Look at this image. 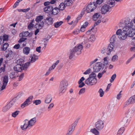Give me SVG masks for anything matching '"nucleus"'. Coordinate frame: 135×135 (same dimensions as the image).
I'll return each instance as SVG.
<instances>
[{"mask_svg": "<svg viewBox=\"0 0 135 135\" xmlns=\"http://www.w3.org/2000/svg\"><path fill=\"white\" fill-rule=\"evenodd\" d=\"M17 73L15 71H13L9 75L10 78L11 79H15L16 78L18 77L17 75Z\"/></svg>", "mask_w": 135, "mask_h": 135, "instance_id": "20", "label": "nucleus"}, {"mask_svg": "<svg viewBox=\"0 0 135 135\" xmlns=\"http://www.w3.org/2000/svg\"><path fill=\"white\" fill-rule=\"evenodd\" d=\"M24 76V73L22 74L20 76H19V81H21L22 80V79L23 78V77Z\"/></svg>", "mask_w": 135, "mask_h": 135, "instance_id": "55", "label": "nucleus"}, {"mask_svg": "<svg viewBox=\"0 0 135 135\" xmlns=\"http://www.w3.org/2000/svg\"><path fill=\"white\" fill-rule=\"evenodd\" d=\"M102 68V63L98 62H97L93 66L94 71L96 72H98Z\"/></svg>", "mask_w": 135, "mask_h": 135, "instance_id": "12", "label": "nucleus"}, {"mask_svg": "<svg viewBox=\"0 0 135 135\" xmlns=\"http://www.w3.org/2000/svg\"><path fill=\"white\" fill-rule=\"evenodd\" d=\"M30 49L28 47H25L23 49V53L26 55H28L29 53Z\"/></svg>", "mask_w": 135, "mask_h": 135, "instance_id": "28", "label": "nucleus"}, {"mask_svg": "<svg viewBox=\"0 0 135 135\" xmlns=\"http://www.w3.org/2000/svg\"><path fill=\"white\" fill-rule=\"evenodd\" d=\"M58 7V8L59 9V10H63L66 7L65 4V3H64L63 2L61 3L59 5Z\"/></svg>", "mask_w": 135, "mask_h": 135, "instance_id": "26", "label": "nucleus"}, {"mask_svg": "<svg viewBox=\"0 0 135 135\" xmlns=\"http://www.w3.org/2000/svg\"><path fill=\"white\" fill-rule=\"evenodd\" d=\"M100 15V13H97L95 14L93 16V19L94 21H96Z\"/></svg>", "mask_w": 135, "mask_h": 135, "instance_id": "30", "label": "nucleus"}, {"mask_svg": "<svg viewBox=\"0 0 135 135\" xmlns=\"http://www.w3.org/2000/svg\"><path fill=\"white\" fill-rule=\"evenodd\" d=\"M29 100L26 99L25 102L21 105V107L22 108H24L26 106L29 105L30 103H29Z\"/></svg>", "mask_w": 135, "mask_h": 135, "instance_id": "24", "label": "nucleus"}, {"mask_svg": "<svg viewBox=\"0 0 135 135\" xmlns=\"http://www.w3.org/2000/svg\"><path fill=\"white\" fill-rule=\"evenodd\" d=\"M85 91V88H82L80 89L79 93V95H81L82 94H83Z\"/></svg>", "mask_w": 135, "mask_h": 135, "instance_id": "47", "label": "nucleus"}, {"mask_svg": "<svg viewBox=\"0 0 135 135\" xmlns=\"http://www.w3.org/2000/svg\"><path fill=\"white\" fill-rule=\"evenodd\" d=\"M35 20L34 19L32 20L31 22H30V24L28 25V28L30 30H31L33 28V27L34 25L33 24V23H34Z\"/></svg>", "mask_w": 135, "mask_h": 135, "instance_id": "29", "label": "nucleus"}, {"mask_svg": "<svg viewBox=\"0 0 135 135\" xmlns=\"http://www.w3.org/2000/svg\"><path fill=\"white\" fill-rule=\"evenodd\" d=\"M116 75L115 74H114L111 77V79L110 80V81L111 83H112L116 78Z\"/></svg>", "mask_w": 135, "mask_h": 135, "instance_id": "45", "label": "nucleus"}, {"mask_svg": "<svg viewBox=\"0 0 135 135\" xmlns=\"http://www.w3.org/2000/svg\"><path fill=\"white\" fill-rule=\"evenodd\" d=\"M47 10H48V13L52 11V9L53 8V6L50 5H49L47 6Z\"/></svg>", "mask_w": 135, "mask_h": 135, "instance_id": "49", "label": "nucleus"}, {"mask_svg": "<svg viewBox=\"0 0 135 135\" xmlns=\"http://www.w3.org/2000/svg\"><path fill=\"white\" fill-rule=\"evenodd\" d=\"M44 20L45 24L48 25H52L53 23V19L51 17H47Z\"/></svg>", "mask_w": 135, "mask_h": 135, "instance_id": "16", "label": "nucleus"}, {"mask_svg": "<svg viewBox=\"0 0 135 135\" xmlns=\"http://www.w3.org/2000/svg\"><path fill=\"white\" fill-rule=\"evenodd\" d=\"M84 80L85 78L83 77H81L79 81L78 82V84H80L81 83H82V81Z\"/></svg>", "mask_w": 135, "mask_h": 135, "instance_id": "64", "label": "nucleus"}, {"mask_svg": "<svg viewBox=\"0 0 135 135\" xmlns=\"http://www.w3.org/2000/svg\"><path fill=\"white\" fill-rule=\"evenodd\" d=\"M14 69L17 73L20 72L22 70V66L17 64L14 67Z\"/></svg>", "mask_w": 135, "mask_h": 135, "instance_id": "19", "label": "nucleus"}, {"mask_svg": "<svg viewBox=\"0 0 135 135\" xmlns=\"http://www.w3.org/2000/svg\"><path fill=\"white\" fill-rule=\"evenodd\" d=\"M36 122V118L35 117L31 119L30 120L28 119H25L23 121V125H21V128L23 130H24L30 127L33 125Z\"/></svg>", "mask_w": 135, "mask_h": 135, "instance_id": "4", "label": "nucleus"}, {"mask_svg": "<svg viewBox=\"0 0 135 135\" xmlns=\"http://www.w3.org/2000/svg\"><path fill=\"white\" fill-rule=\"evenodd\" d=\"M23 94V93H20L16 97V98L17 99L21 98Z\"/></svg>", "mask_w": 135, "mask_h": 135, "instance_id": "57", "label": "nucleus"}, {"mask_svg": "<svg viewBox=\"0 0 135 135\" xmlns=\"http://www.w3.org/2000/svg\"><path fill=\"white\" fill-rule=\"evenodd\" d=\"M122 92V91H120L119 94H118L117 97V98L118 99H120V98L121 96V93Z\"/></svg>", "mask_w": 135, "mask_h": 135, "instance_id": "63", "label": "nucleus"}, {"mask_svg": "<svg viewBox=\"0 0 135 135\" xmlns=\"http://www.w3.org/2000/svg\"><path fill=\"white\" fill-rule=\"evenodd\" d=\"M124 127H121L118 131L117 135H121L124 132Z\"/></svg>", "mask_w": 135, "mask_h": 135, "instance_id": "33", "label": "nucleus"}, {"mask_svg": "<svg viewBox=\"0 0 135 135\" xmlns=\"http://www.w3.org/2000/svg\"><path fill=\"white\" fill-rule=\"evenodd\" d=\"M20 112L19 111L17 110L13 112L12 114V117L15 118L18 114Z\"/></svg>", "mask_w": 135, "mask_h": 135, "instance_id": "41", "label": "nucleus"}, {"mask_svg": "<svg viewBox=\"0 0 135 135\" xmlns=\"http://www.w3.org/2000/svg\"><path fill=\"white\" fill-rule=\"evenodd\" d=\"M132 103H131V102L128 99V100L126 102L124 105L123 107L124 108H125L127 106L129 105V104H132Z\"/></svg>", "mask_w": 135, "mask_h": 135, "instance_id": "43", "label": "nucleus"}, {"mask_svg": "<svg viewBox=\"0 0 135 135\" xmlns=\"http://www.w3.org/2000/svg\"><path fill=\"white\" fill-rule=\"evenodd\" d=\"M131 120L130 118H129L127 116L124 117L122 121L123 124H125Z\"/></svg>", "mask_w": 135, "mask_h": 135, "instance_id": "23", "label": "nucleus"}, {"mask_svg": "<svg viewBox=\"0 0 135 135\" xmlns=\"http://www.w3.org/2000/svg\"><path fill=\"white\" fill-rule=\"evenodd\" d=\"M129 99L132 104L134 103L135 102V95L132 96Z\"/></svg>", "mask_w": 135, "mask_h": 135, "instance_id": "38", "label": "nucleus"}, {"mask_svg": "<svg viewBox=\"0 0 135 135\" xmlns=\"http://www.w3.org/2000/svg\"><path fill=\"white\" fill-rule=\"evenodd\" d=\"M94 126L95 128H91L90 132L94 135H99V131L102 130L104 128V122L102 120H99L95 123Z\"/></svg>", "mask_w": 135, "mask_h": 135, "instance_id": "2", "label": "nucleus"}, {"mask_svg": "<svg viewBox=\"0 0 135 135\" xmlns=\"http://www.w3.org/2000/svg\"><path fill=\"white\" fill-rule=\"evenodd\" d=\"M31 63L30 62H26L25 64L22 65V70L26 71L27 70V68L30 65Z\"/></svg>", "mask_w": 135, "mask_h": 135, "instance_id": "22", "label": "nucleus"}, {"mask_svg": "<svg viewBox=\"0 0 135 135\" xmlns=\"http://www.w3.org/2000/svg\"><path fill=\"white\" fill-rule=\"evenodd\" d=\"M96 38L94 35H91L90 38H89V41L91 42H93L95 40Z\"/></svg>", "mask_w": 135, "mask_h": 135, "instance_id": "36", "label": "nucleus"}, {"mask_svg": "<svg viewBox=\"0 0 135 135\" xmlns=\"http://www.w3.org/2000/svg\"><path fill=\"white\" fill-rule=\"evenodd\" d=\"M41 48L40 46L37 47L36 49V51L40 53L41 52Z\"/></svg>", "mask_w": 135, "mask_h": 135, "instance_id": "62", "label": "nucleus"}, {"mask_svg": "<svg viewBox=\"0 0 135 135\" xmlns=\"http://www.w3.org/2000/svg\"><path fill=\"white\" fill-rule=\"evenodd\" d=\"M135 111V108H133L129 109L125 113L126 116H127L129 118H131L133 116Z\"/></svg>", "mask_w": 135, "mask_h": 135, "instance_id": "10", "label": "nucleus"}, {"mask_svg": "<svg viewBox=\"0 0 135 135\" xmlns=\"http://www.w3.org/2000/svg\"><path fill=\"white\" fill-rule=\"evenodd\" d=\"M113 50V45L112 44H110L107 49V55L110 54L111 51Z\"/></svg>", "mask_w": 135, "mask_h": 135, "instance_id": "17", "label": "nucleus"}, {"mask_svg": "<svg viewBox=\"0 0 135 135\" xmlns=\"http://www.w3.org/2000/svg\"><path fill=\"white\" fill-rule=\"evenodd\" d=\"M20 44H16V45H15L14 46L13 48L14 49H19V48L20 47Z\"/></svg>", "mask_w": 135, "mask_h": 135, "instance_id": "60", "label": "nucleus"}, {"mask_svg": "<svg viewBox=\"0 0 135 135\" xmlns=\"http://www.w3.org/2000/svg\"><path fill=\"white\" fill-rule=\"evenodd\" d=\"M77 122L75 121L71 125V128H69L70 130H71L73 132L75 129V127L77 125Z\"/></svg>", "mask_w": 135, "mask_h": 135, "instance_id": "32", "label": "nucleus"}, {"mask_svg": "<svg viewBox=\"0 0 135 135\" xmlns=\"http://www.w3.org/2000/svg\"><path fill=\"white\" fill-rule=\"evenodd\" d=\"M97 79H93L89 77L85 81V83L88 85H93L95 84L97 82Z\"/></svg>", "mask_w": 135, "mask_h": 135, "instance_id": "11", "label": "nucleus"}, {"mask_svg": "<svg viewBox=\"0 0 135 135\" xmlns=\"http://www.w3.org/2000/svg\"><path fill=\"white\" fill-rule=\"evenodd\" d=\"M96 74L94 72H92L89 75V77L93 79H96L95 78Z\"/></svg>", "mask_w": 135, "mask_h": 135, "instance_id": "40", "label": "nucleus"}, {"mask_svg": "<svg viewBox=\"0 0 135 135\" xmlns=\"http://www.w3.org/2000/svg\"><path fill=\"white\" fill-rule=\"evenodd\" d=\"M113 2H107V4H105L103 6L101 9V11L102 14H104L108 12L110 9L113 7Z\"/></svg>", "mask_w": 135, "mask_h": 135, "instance_id": "7", "label": "nucleus"}, {"mask_svg": "<svg viewBox=\"0 0 135 135\" xmlns=\"http://www.w3.org/2000/svg\"><path fill=\"white\" fill-rule=\"evenodd\" d=\"M97 6V4L95 2H93V3H90L85 8H84L81 13L84 14V11H86L87 13H90L95 10Z\"/></svg>", "mask_w": 135, "mask_h": 135, "instance_id": "5", "label": "nucleus"}, {"mask_svg": "<svg viewBox=\"0 0 135 135\" xmlns=\"http://www.w3.org/2000/svg\"><path fill=\"white\" fill-rule=\"evenodd\" d=\"M41 101L40 100H34L33 101V103L35 104L36 105H37L40 104L41 103Z\"/></svg>", "mask_w": 135, "mask_h": 135, "instance_id": "42", "label": "nucleus"}, {"mask_svg": "<svg viewBox=\"0 0 135 135\" xmlns=\"http://www.w3.org/2000/svg\"><path fill=\"white\" fill-rule=\"evenodd\" d=\"M68 85V83L66 80L64 79L61 81L59 87L60 95H61L65 91Z\"/></svg>", "mask_w": 135, "mask_h": 135, "instance_id": "6", "label": "nucleus"}, {"mask_svg": "<svg viewBox=\"0 0 135 135\" xmlns=\"http://www.w3.org/2000/svg\"><path fill=\"white\" fill-rule=\"evenodd\" d=\"M30 8H28L27 9H20V11L19 10V11L20 12L21 11L22 12H26L28 11H29L30 10Z\"/></svg>", "mask_w": 135, "mask_h": 135, "instance_id": "52", "label": "nucleus"}, {"mask_svg": "<svg viewBox=\"0 0 135 135\" xmlns=\"http://www.w3.org/2000/svg\"><path fill=\"white\" fill-rule=\"evenodd\" d=\"M79 32V30H75L73 32V34L75 35H77Z\"/></svg>", "mask_w": 135, "mask_h": 135, "instance_id": "61", "label": "nucleus"}, {"mask_svg": "<svg viewBox=\"0 0 135 135\" xmlns=\"http://www.w3.org/2000/svg\"><path fill=\"white\" fill-rule=\"evenodd\" d=\"M132 22H130L128 21H124V22L121 23L123 28V31L122 33L119 35H118V37L120 40H124L127 38L128 35L127 33L128 31H129V29L132 26Z\"/></svg>", "mask_w": 135, "mask_h": 135, "instance_id": "1", "label": "nucleus"}, {"mask_svg": "<svg viewBox=\"0 0 135 135\" xmlns=\"http://www.w3.org/2000/svg\"><path fill=\"white\" fill-rule=\"evenodd\" d=\"M22 36L23 37L27 36H31V35L30 34V33L29 32L27 31L25 32L24 33H23Z\"/></svg>", "mask_w": 135, "mask_h": 135, "instance_id": "39", "label": "nucleus"}, {"mask_svg": "<svg viewBox=\"0 0 135 135\" xmlns=\"http://www.w3.org/2000/svg\"><path fill=\"white\" fill-rule=\"evenodd\" d=\"M1 37H2L3 40L4 42L5 41H7L8 40L9 36L8 35L5 34L3 35V36H1Z\"/></svg>", "mask_w": 135, "mask_h": 135, "instance_id": "37", "label": "nucleus"}, {"mask_svg": "<svg viewBox=\"0 0 135 135\" xmlns=\"http://www.w3.org/2000/svg\"><path fill=\"white\" fill-rule=\"evenodd\" d=\"M38 56L35 54H31L30 56L29 62L30 63L34 62L38 59Z\"/></svg>", "mask_w": 135, "mask_h": 135, "instance_id": "14", "label": "nucleus"}, {"mask_svg": "<svg viewBox=\"0 0 135 135\" xmlns=\"http://www.w3.org/2000/svg\"><path fill=\"white\" fill-rule=\"evenodd\" d=\"M88 23L87 22H86L85 23H84L83 25L81 26V27H83L84 28H85L86 27L88 26Z\"/></svg>", "mask_w": 135, "mask_h": 135, "instance_id": "54", "label": "nucleus"}, {"mask_svg": "<svg viewBox=\"0 0 135 135\" xmlns=\"http://www.w3.org/2000/svg\"><path fill=\"white\" fill-rule=\"evenodd\" d=\"M7 54H6V57L7 58L9 57L10 59H11L13 56V52L11 50H8L6 52Z\"/></svg>", "mask_w": 135, "mask_h": 135, "instance_id": "21", "label": "nucleus"}, {"mask_svg": "<svg viewBox=\"0 0 135 135\" xmlns=\"http://www.w3.org/2000/svg\"><path fill=\"white\" fill-rule=\"evenodd\" d=\"M3 84L1 87V90L4 89L6 86L8 82V76H5L3 78Z\"/></svg>", "mask_w": 135, "mask_h": 135, "instance_id": "13", "label": "nucleus"}, {"mask_svg": "<svg viewBox=\"0 0 135 135\" xmlns=\"http://www.w3.org/2000/svg\"><path fill=\"white\" fill-rule=\"evenodd\" d=\"M59 9L57 7H55L52 8V14L54 15H57L59 12Z\"/></svg>", "mask_w": 135, "mask_h": 135, "instance_id": "25", "label": "nucleus"}, {"mask_svg": "<svg viewBox=\"0 0 135 135\" xmlns=\"http://www.w3.org/2000/svg\"><path fill=\"white\" fill-rule=\"evenodd\" d=\"M43 19L44 17L43 16L40 15L37 17L35 19V21L37 23L36 24L35 28L38 27V26H40L39 28H42L44 24V21H41Z\"/></svg>", "mask_w": 135, "mask_h": 135, "instance_id": "8", "label": "nucleus"}, {"mask_svg": "<svg viewBox=\"0 0 135 135\" xmlns=\"http://www.w3.org/2000/svg\"><path fill=\"white\" fill-rule=\"evenodd\" d=\"M101 22V21L100 20H98L97 22H96L95 23L94 26H93L92 27H93V28H94V27H95L98 25Z\"/></svg>", "mask_w": 135, "mask_h": 135, "instance_id": "50", "label": "nucleus"}, {"mask_svg": "<svg viewBox=\"0 0 135 135\" xmlns=\"http://www.w3.org/2000/svg\"><path fill=\"white\" fill-rule=\"evenodd\" d=\"M83 48V46L82 45L79 44L71 49L70 51L69 55L70 59H72L75 55H78L80 54Z\"/></svg>", "mask_w": 135, "mask_h": 135, "instance_id": "3", "label": "nucleus"}, {"mask_svg": "<svg viewBox=\"0 0 135 135\" xmlns=\"http://www.w3.org/2000/svg\"><path fill=\"white\" fill-rule=\"evenodd\" d=\"M40 27V26H38V27L37 28H36L37 29L35 31V35H36L39 32V29H40L41 28H39Z\"/></svg>", "mask_w": 135, "mask_h": 135, "instance_id": "59", "label": "nucleus"}, {"mask_svg": "<svg viewBox=\"0 0 135 135\" xmlns=\"http://www.w3.org/2000/svg\"><path fill=\"white\" fill-rule=\"evenodd\" d=\"M54 105L53 103H51L48 107V109L49 110L51 109L54 106Z\"/></svg>", "mask_w": 135, "mask_h": 135, "instance_id": "53", "label": "nucleus"}, {"mask_svg": "<svg viewBox=\"0 0 135 135\" xmlns=\"http://www.w3.org/2000/svg\"><path fill=\"white\" fill-rule=\"evenodd\" d=\"M24 62V61L23 59H20L17 61V65L22 66Z\"/></svg>", "mask_w": 135, "mask_h": 135, "instance_id": "34", "label": "nucleus"}, {"mask_svg": "<svg viewBox=\"0 0 135 135\" xmlns=\"http://www.w3.org/2000/svg\"><path fill=\"white\" fill-rule=\"evenodd\" d=\"M91 69H90L89 68L87 70H86L85 72L84 73V74H89L90 71Z\"/></svg>", "mask_w": 135, "mask_h": 135, "instance_id": "58", "label": "nucleus"}, {"mask_svg": "<svg viewBox=\"0 0 135 135\" xmlns=\"http://www.w3.org/2000/svg\"><path fill=\"white\" fill-rule=\"evenodd\" d=\"M52 100V98L50 95L49 94L47 95L45 99V102L47 104L50 103Z\"/></svg>", "mask_w": 135, "mask_h": 135, "instance_id": "18", "label": "nucleus"}, {"mask_svg": "<svg viewBox=\"0 0 135 135\" xmlns=\"http://www.w3.org/2000/svg\"><path fill=\"white\" fill-rule=\"evenodd\" d=\"M89 39L87 38H85L84 39V41L82 42V44L83 45L86 44L88 43V42H89Z\"/></svg>", "mask_w": 135, "mask_h": 135, "instance_id": "48", "label": "nucleus"}, {"mask_svg": "<svg viewBox=\"0 0 135 135\" xmlns=\"http://www.w3.org/2000/svg\"><path fill=\"white\" fill-rule=\"evenodd\" d=\"M27 39L26 38L22 37L18 41V42L20 43L24 41Z\"/></svg>", "mask_w": 135, "mask_h": 135, "instance_id": "51", "label": "nucleus"}, {"mask_svg": "<svg viewBox=\"0 0 135 135\" xmlns=\"http://www.w3.org/2000/svg\"><path fill=\"white\" fill-rule=\"evenodd\" d=\"M133 25L132 24V26L129 29V31H128L127 33V35L129 37H131L133 36L135 34V29H133V28H131L132 27H133Z\"/></svg>", "mask_w": 135, "mask_h": 135, "instance_id": "15", "label": "nucleus"}, {"mask_svg": "<svg viewBox=\"0 0 135 135\" xmlns=\"http://www.w3.org/2000/svg\"><path fill=\"white\" fill-rule=\"evenodd\" d=\"M118 59V56L116 55H114L112 59V60L113 61H115L116 60H117Z\"/></svg>", "mask_w": 135, "mask_h": 135, "instance_id": "46", "label": "nucleus"}, {"mask_svg": "<svg viewBox=\"0 0 135 135\" xmlns=\"http://www.w3.org/2000/svg\"><path fill=\"white\" fill-rule=\"evenodd\" d=\"M98 92L99 93L100 96L101 97H103L104 92L102 89H100L99 90Z\"/></svg>", "mask_w": 135, "mask_h": 135, "instance_id": "44", "label": "nucleus"}, {"mask_svg": "<svg viewBox=\"0 0 135 135\" xmlns=\"http://www.w3.org/2000/svg\"><path fill=\"white\" fill-rule=\"evenodd\" d=\"M63 23V22L60 21L54 23V26L55 27L57 28L60 26Z\"/></svg>", "mask_w": 135, "mask_h": 135, "instance_id": "31", "label": "nucleus"}, {"mask_svg": "<svg viewBox=\"0 0 135 135\" xmlns=\"http://www.w3.org/2000/svg\"><path fill=\"white\" fill-rule=\"evenodd\" d=\"M16 101V99H14L13 101H11L7 105L3 108L2 111L3 112H5L7 111L13 105H14Z\"/></svg>", "mask_w": 135, "mask_h": 135, "instance_id": "9", "label": "nucleus"}, {"mask_svg": "<svg viewBox=\"0 0 135 135\" xmlns=\"http://www.w3.org/2000/svg\"><path fill=\"white\" fill-rule=\"evenodd\" d=\"M122 30L120 29H119L116 32V34L117 35H119L120 34L122 33Z\"/></svg>", "mask_w": 135, "mask_h": 135, "instance_id": "56", "label": "nucleus"}, {"mask_svg": "<svg viewBox=\"0 0 135 135\" xmlns=\"http://www.w3.org/2000/svg\"><path fill=\"white\" fill-rule=\"evenodd\" d=\"M65 4L67 6H71L73 4V2L72 0H65L64 2Z\"/></svg>", "mask_w": 135, "mask_h": 135, "instance_id": "27", "label": "nucleus"}, {"mask_svg": "<svg viewBox=\"0 0 135 135\" xmlns=\"http://www.w3.org/2000/svg\"><path fill=\"white\" fill-rule=\"evenodd\" d=\"M9 46L8 44L7 43H5L1 47V49L2 51H5L7 49Z\"/></svg>", "mask_w": 135, "mask_h": 135, "instance_id": "35", "label": "nucleus"}]
</instances>
